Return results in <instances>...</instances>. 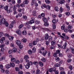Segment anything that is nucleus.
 <instances>
[{
    "instance_id": "1",
    "label": "nucleus",
    "mask_w": 74,
    "mask_h": 74,
    "mask_svg": "<svg viewBox=\"0 0 74 74\" xmlns=\"http://www.w3.org/2000/svg\"><path fill=\"white\" fill-rule=\"evenodd\" d=\"M34 23V21L33 20H31L29 21L28 22H26V23L25 25L28 28H29L30 25H29V24L32 25V24Z\"/></svg>"
},
{
    "instance_id": "2",
    "label": "nucleus",
    "mask_w": 74,
    "mask_h": 74,
    "mask_svg": "<svg viewBox=\"0 0 74 74\" xmlns=\"http://www.w3.org/2000/svg\"><path fill=\"white\" fill-rule=\"evenodd\" d=\"M16 42L18 45H20L21 44V42L19 40L16 41Z\"/></svg>"
},
{
    "instance_id": "3",
    "label": "nucleus",
    "mask_w": 74,
    "mask_h": 74,
    "mask_svg": "<svg viewBox=\"0 0 74 74\" xmlns=\"http://www.w3.org/2000/svg\"><path fill=\"white\" fill-rule=\"evenodd\" d=\"M16 33L18 34V35H21V31L20 29H18L16 31Z\"/></svg>"
},
{
    "instance_id": "4",
    "label": "nucleus",
    "mask_w": 74,
    "mask_h": 74,
    "mask_svg": "<svg viewBox=\"0 0 74 74\" xmlns=\"http://www.w3.org/2000/svg\"><path fill=\"white\" fill-rule=\"evenodd\" d=\"M49 38V35L48 34H46L45 35V40H48Z\"/></svg>"
},
{
    "instance_id": "5",
    "label": "nucleus",
    "mask_w": 74,
    "mask_h": 74,
    "mask_svg": "<svg viewBox=\"0 0 74 74\" xmlns=\"http://www.w3.org/2000/svg\"><path fill=\"white\" fill-rule=\"evenodd\" d=\"M10 64L12 67H14L15 66V64L12 62H10Z\"/></svg>"
},
{
    "instance_id": "6",
    "label": "nucleus",
    "mask_w": 74,
    "mask_h": 74,
    "mask_svg": "<svg viewBox=\"0 0 74 74\" xmlns=\"http://www.w3.org/2000/svg\"><path fill=\"white\" fill-rule=\"evenodd\" d=\"M24 9H21V8H18V9L19 12H21L22 11H24Z\"/></svg>"
},
{
    "instance_id": "7",
    "label": "nucleus",
    "mask_w": 74,
    "mask_h": 74,
    "mask_svg": "<svg viewBox=\"0 0 74 74\" xmlns=\"http://www.w3.org/2000/svg\"><path fill=\"white\" fill-rule=\"evenodd\" d=\"M47 51H44L43 52L42 55L43 56H46V55H47Z\"/></svg>"
},
{
    "instance_id": "8",
    "label": "nucleus",
    "mask_w": 74,
    "mask_h": 74,
    "mask_svg": "<svg viewBox=\"0 0 74 74\" xmlns=\"http://www.w3.org/2000/svg\"><path fill=\"white\" fill-rule=\"evenodd\" d=\"M67 43L66 42L65 44L63 45L62 47L64 49H66L67 47Z\"/></svg>"
},
{
    "instance_id": "9",
    "label": "nucleus",
    "mask_w": 74,
    "mask_h": 74,
    "mask_svg": "<svg viewBox=\"0 0 74 74\" xmlns=\"http://www.w3.org/2000/svg\"><path fill=\"white\" fill-rule=\"evenodd\" d=\"M64 3H65V0H61L59 2L60 4H62Z\"/></svg>"
},
{
    "instance_id": "10",
    "label": "nucleus",
    "mask_w": 74,
    "mask_h": 74,
    "mask_svg": "<svg viewBox=\"0 0 74 74\" xmlns=\"http://www.w3.org/2000/svg\"><path fill=\"white\" fill-rule=\"evenodd\" d=\"M5 67L6 68V69H8L11 67V66L10 65V64H7L5 65Z\"/></svg>"
},
{
    "instance_id": "11",
    "label": "nucleus",
    "mask_w": 74,
    "mask_h": 74,
    "mask_svg": "<svg viewBox=\"0 0 74 74\" xmlns=\"http://www.w3.org/2000/svg\"><path fill=\"white\" fill-rule=\"evenodd\" d=\"M42 19L44 22L45 23L47 22H48V21H47V18L44 17H43Z\"/></svg>"
},
{
    "instance_id": "12",
    "label": "nucleus",
    "mask_w": 74,
    "mask_h": 74,
    "mask_svg": "<svg viewBox=\"0 0 74 74\" xmlns=\"http://www.w3.org/2000/svg\"><path fill=\"white\" fill-rule=\"evenodd\" d=\"M39 65L40 66H41V67H42V66H44L43 64V63H42V62L41 61H40L39 62Z\"/></svg>"
},
{
    "instance_id": "13",
    "label": "nucleus",
    "mask_w": 74,
    "mask_h": 74,
    "mask_svg": "<svg viewBox=\"0 0 74 74\" xmlns=\"http://www.w3.org/2000/svg\"><path fill=\"white\" fill-rule=\"evenodd\" d=\"M28 3H29V1L27 0H25L23 2V3L25 4H27Z\"/></svg>"
},
{
    "instance_id": "14",
    "label": "nucleus",
    "mask_w": 74,
    "mask_h": 74,
    "mask_svg": "<svg viewBox=\"0 0 74 74\" xmlns=\"http://www.w3.org/2000/svg\"><path fill=\"white\" fill-rule=\"evenodd\" d=\"M30 67V66L29 64H28L27 63L26 65H25V68L27 69H29V68Z\"/></svg>"
},
{
    "instance_id": "15",
    "label": "nucleus",
    "mask_w": 74,
    "mask_h": 74,
    "mask_svg": "<svg viewBox=\"0 0 74 74\" xmlns=\"http://www.w3.org/2000/svg\"><path fill=\"white\" fill-rule=\"evenodd\" d=\"M26 41H27V40L26 39L23 38L22 40V42H23L24 43L26 42Z\"/></svg>"
},
{
    "instance_id": "16",
    "label": "nucleus",
    "mask_w": 74,
    "mask_h": 74,
    "mask_svg": "<svg viewBox=\"0 0 74 74\" xmlns=\"http://www.w3.org/2000/svg\"><path fill=\"white\" fill-rule=\"evenodd\" d=\"M29 56L27 55H26L24 57V59L25 60H26V59H29Z\"/></svg>"
},
{
    "instance_id": "17",
    "label": "nucleus",
    "mask_w": 74,
    "mask_h": 74,
    "mask_svg": "<svg viewBox=\"0 0 74 74\" xmlns=\"http://www.w3.org/2000/svg\"><path fill=\"white\" fill-rule=\"evenodd\" d=\"M45 1L46 2V4H49L51 3V1L49 0H45Z\"/></svg>"
},
{
    "instance_id": "18",
    "label": "nucleus",
    "mask_w": 74,
    "mask_h": 74,
    "mask_svg": "<svg viewBox=\"0 0 74 74\" xmlns=\"http://www.w3.org/2000/svg\"><path fill=\"white\" fill-rule=\"evenodd\" d=\"M5 46V44L4 43H2L0 45V48H3V47Z\"/></svg>"
},
{
    "instance_id": "19",
    "label": "nucleus",
    "mask_w": 74,
    "mask_h": 74,
    "mask_svg": "<svg viewBox=\"0 0 74 74\" xmlns=\"http://www.w3.org/2000/svg\"><path fill=\"white\" fill-rule=\"evenodd\" d=\"M54 66H55V67H59V66H60V64L56 63L55 64Z\"/></svg>"
},
{
    "instance_id": "20",
    "label": "nucleus",
    "mask_w": 74,
    "mask_h": 74,
    "mask_svg": "<svg viewBox=\"0 0 74 74\" xmlns=\"http://www.w3.org/2000/svg\"><path fill=\"white\" fill-rule=\"evenodd\" d=\"M22 34H23V35H26V34H27V32L26 31H24L22 32Z\"/></svg>"
},
{
    "instance_id": "21",
    "label": "nucleus",
    "mask_w": 74,
    "mask_h": 74,
    "mask_svg": "<svg viewBox=\"0 0 74 74\" xmlns=\"http://www.w3.org/2000/svg\"><path fill=\"white\" fill-rule=\"evenodd\" d=\"M7 11V13H8L9 14V13L10 12H12V10L11 9H9L8 10H6Z\"/></svg>"
},
{
    "instance_id": "22",
    "label": "nucleus",
    "mask_w": 74,
    "mask_h": 74,
    "mask_svg": "<svg viewBox=\"0 0 74 74\" xmlns=\"http://www.w3.org/2000/svg\"><path fill=\"white\" fill-rule=\"evenodd\" d=\"M11 62H14L15 61V58L14 57H12L11 58Z\"/></svg>"
},
{
    "instance_id": "23",
    "label": "nucleus",
    "mask_w": 74,
    "mask_h": 74,
    "mask_svg": "<svg viewBox=\"0 0 74 74\" xmlns=\"http://www.w3.org/2000/svg\"><path fill=\"white\" fill-rule=\"evenodd\" d=\"M66 6L67 8V10L68 11H69L70 10V7H69V5L67 4L66 5Z\"/></svg>"
},
{
    "instance_id": "24",
    "label": "nucleus",
    "mask_w": 74,
    "mask_h": 74,
    "mask_svg": "<svg viewBox=\"0 0 74 74\" xmlns=\"http://www.w3.org/2000/svg\"><path fill=\"white\" fill-rule=\"evenodd\" d=\"M60 59L59 58V57L57 56L56 57L55 60L56 62H58V61H59Z\"/></svg>"
},
{
    "instance_id": "25",
    "label": "nucleus",
    "mask_w": 74,
    "mask_h": 74,
    "mask_svg": "<svg viewBox=\"0 0 74 74\" xmlns=\"http://www.w3.org/2000/svg\"><path fill=\"white\" fill-rule=\"evenodd\" d=\"M40 70L39 69H38L36 70V74H40Z\"/></svg>"
},
{
    "instance_id": "26",
    "label": "nucleus",
    "mask_w": 74,
    "mask_h": 74,
    "mask_svg": "<svg viewBox=\"0 0 74 74\" xmlns=\"http://www.w3.org/2000/svg\"><path fill=\"white\" fill-rule=\"evenodd\" d=\"M55 10L56 11H59V10L58 9V6H56L55 8Z\"/></svg>"
},
{
    "instance_id": "27",
    "label": "nucleus",
    "mask_w": 74,
    "mask_h": 74,
    "mask_svg": "<svg viewBox=\"0 0 74 74\" xmlns=\"http://www.w3.org/2000/svg\"><path fill=\"white\" fill-rule=\"evenodd\" d=\"M13 52H15L17 51V49L16 48H14L12 49Z\"/></svg>"
},
{
    "instance_id": "28",
    "label": "nucleus",
    "mask_w": 74,
    "mask_h": 74,
    "mask_svg": "<svg viewBox=\"0 0 74 74\" xmlns=\"http://www.w3.org/2000/svg\"><path fill=\"white\" fill-rule=\"evenodd\" d=\"M14 38V37L12 36H10L9 37V39L10 40V41H12V40H13V39Z\"/></svg>"
},
{
    "instance_id": "29",
    "label": "nucleus",
    "mask_w": 74,
    "mask_h": 74,
    "mask_svg": "<svg viewBox=\"0 0 74 74\" xmlns=\"http://www.w3.org/2000/svg\"><path fill=\"white\" fill-rule=\"evenodd\" d=\"M28 52L29 54L30 55H31V54H32V51L31 50H29L28 51Z\"/></svg>"
},
{
    "instance_id": "30",
    "label": "nucleus",
    "mask_w": 74,
    "mask_h": 74,
    "mask_svg": "<svg viewBox=\"0 0 74 74\" xmlns=\"http://www.w3.org/2000/svg\"><path fill=\"white\" fill-rule=\"evenodd\" d=\"M51 45H54L55 44V43H56V42L53 40L51 42Z\"/></svg>"
},
{
    "instance_id": "31",
    "label": "nucleus",
    "mask_w": 74,
    "mask_h": 74,
    "mask_svg": "<svg viewBox=\"0 0 74 74\" xmlns=\"http://www.w3.org/2000/svg\"><path fill=\"white\" fill-rule=\"evenodd\" d=\"M72 60L71 58L68 59L67 60L68 63H70L71 62Z\"/></svg>"
},
{
    "instance_id": "32",
    "label": "nucleus",
    "mask_w": 74,
    "mask_h": 74,
    "mask_svg": "<svg viewBox=\"0 0 74 74\" xmlns=\"http://www.w3.org/2000/svg\"><path fill=\"white\" fill-rule=\"evenodd\" d=\"M23 27V24H21L19 25L18 28L19 29H21V28H22V27Z\"/></svg>"
},
{
    "instance_id": "33",
    "label": "nucleus",
    "mask_w": 74,
    "mask_h": 74,
    "mask_svg": "<svg viewBox=\"0 0 74 74\" xmlns=\"http://www.w3.org/2000/svg\"><path fill=\"white\" fill-rule=\"evenodd\" d=\"M72 27H73V26H72V25H69L68 27V29H71Z\"/></svg>"
},
{
    "instance_id": "34",
    "label": "nucleus",
    "mask_w": 74,
    "mask_h": 74,
    "mask_svg": "<svg viewBox=\"0 0 74 74\" xmlns=\"http://www.w3.org/2000/svg\"><path fill=\"white\" fill-rule=\"evenodd\" d=\"M41 60H42L43 62H45L46 61V59H45V58H42V59Z\"/></svg>"
},
{
    "instance_id": "35",
    "label": "nucleus",
    "mask_w": 74,
    "mask_h": 74,
    "mask_svg": "<svg viewBox=\"0 0 74 74\" xmlns=\"http://www.w3.org/2000/svg\"><path fill=\"white\" fill-rule=\"evenodd\" d=\"M36 48L35 47H34L32 48V52H33V53H34L36 52Z\"/></svg>"
},
{
    "instance_id": "36",
    "label": "nucleus",
    "mask_w": 74,
    "mask_h": 74,
    "mask_svg": "<svg viewBox=\"0 0 74 74\" xmlns=\"http://www.w3.org/2000/svg\"><path fill=\"white\" fill-rule=\"evenodd\" d=\"M53 38L52 37L50 36L49 37V41H52V40Z\"/></svg>"
},
{
    "instance_id": "37",
    "label": "nucleus",
    "mask_w": 74,
    "mask_h": 74,
    "mask_svg": "<svg viewBox=\"0 0 74 74\" xmlns=\"http://www.w3.org/2000/svg\"><path fill=\"white\" fill-rule=\"evenodd\" d=\"M8 6H6L4 7V9H5V10L6 11H7V10H8Z\"/></svg>"
},
{
    "instance_id": "38",
    "label": "nucleus",
    "mask_w": 74,
    "mask_h": 74,
    "mask_svg": "<svg viewBox=\"0 0 74 74\" xmlns=\"http://www.w3.org/2000/svg\"><path fill=\"white\" fill-rule=\"evenodd\" d=\"M3 35H4V33L3 32H0V38L2 37Z\"/></svg>"
},
{
    "instance_id": "39",
    "label": "nucleus",
    "mask_w": 74,
    "mask_h": 74,
    "mask_svg": "<svg viewBox=\"0 0 74 74\" xmlns=\"http://www.w3.org/2000/svg\"><path fill=\"white\" fill-rule=\"evenodd\" d=\"M14 26V24L13 23H12L10 25L9 27L10 28H13V27Z\"/></svg>"
},
{
    "instance_id": "40",
    "label": "nucleus",
    "mask_w": 74,
    "mask_h": 74,
    "mask_svg": "<svg viewBox=\"0 0 74 74\" xmlns=\"http://www.w3.org/2000/svg\"><path fill=\"white\" fill-rule=\"evenodd\" d=\"M60 13H62V12H63V9L62 7H60Z\"/></svg>"
},
{
    "instance_id": "41",
    "label": "nucleus",
    "mask_w": 74,
    "mask_h": 74,
    "mask_svg": "<svg viewBox=\"0 0 74 74\" xmlns=\"http://www.w3.org/2000/svg\"><path fill=\"white\" fill-rule=\"evenodd\" d=\"M5 44L7 45L9 44V41L8 40H7L5 41Z\"/></svg>"
},
{
    "instance_id": "42",
    "label": "nucleus",
    "mask_w": 74,
    "mask_h": 74,
    "mask_svg": "<svg viewBox=\"0 0 74 74\" xmlns=\"http://www.w3.org/2000/svg\"><path fill=\"white\" fill-rule=\"evenodd\" d=\"M72 57V54L71 53H69L68 54V57L69 58H70Z\"/></svg>"
},
{
    "instance_id": "43",
    "label": "nucleus",
    "mask_w": 74,
    "mask_h": 74,
    "mask_svg": "<svg viewBox=\"0 0 74 74\" xmlns=\"http://www.w3.org/2000/svg\"><path fill=\"white\" fill-rule=\"evenodd\" d=\"M15 63H17V64H19L20 63V61L18 60H17L15 61Z\"/></svg>"
},
{
    "instance_id": "44",
    "label": "nucleus",
    "mask_w": 74,
    "mask_h": 74,
    "mask_svg": "<svg viewBox=\"0 0 74 74\" xmlns=\"http://www.w3.org/2000/svg\"><path fill=\"white\" fill-rule=\"evenodd\" d=\"M66 14L67 16H69L70 15V13L69 12H66Z\"/></svg>"
},
{
    "instance_id": "45",
    "label": "nucleus",
    "mask_w": 74,
    "mask_h": 74,
    "mask_svg": "<svg viewBox=\"0 0 74 74\" xmlns=\"http://www.w3.org/2000/svg\"><path fill=\"white\" fill-rule=\"evenodd\" d=\"M13 9L14 11H16V7L15 5H14L13 7Z\"/></svg>"
},
{
    "instance_id": "46",
    "label": "nucleus",
    "mask_w": 74,
    "mask_h": 74,
    "mask_svg": "<svg viewBox=\"0 0 74 74\" xmlns=\"http://www.w3.org/2000/svg\"><path fill=\"white\" fill-rule=\"evenodd\" d=\"M49 71L50 73H51L53 72V69L52 68H50L49 69Z\"/></svg>"
},
{
    "instance_id": "47",
    "label": "nucleus",
    "mask_w": 74,
    "mask_h": 74,
    "mask_svg": "<svg viewBox=\"0 0 74 74\" xmlns=\"http://www.w3.org/2000/svg\"><path fill=\"white\" fill-rule=\"evenodd\" d=\"M33 44L34 45H36L37 44V42L36 41H34L33 42Z\"/></svg>"
},
{
    "instance_id": "48",
    "label": "nucleus",
    "mask_w": 74,
    "mask_h": 74,
    "mask_svg": "<svg viewBox=\"0 0 74 74\" xmlns=\"http://www.w3.org/2000/svg\"><path fill=\"white\" fill-rule=\"evenodd\" d=\"M45 26H48L49 25V24H48V23L47 22L45 23Z\"/></svg>"
},
{
    "instance_id": "49",
    "label": "nucleus",
    "mask_w": 74,
    "mask_h": 74,
    "mask_svg": "<svg viewBox=\"0 0 74 74\" xmlns=\"http://www.w3.org/2000/svg\"><path fill=\"white\" fill-rule=\"evenodd\" d=\"M69 68L70 70H73V67H72V66L70 65L69 66Z\"/></svg>"
},
{
    "instance_id": "50",
    "label": "nucleus",
    "mask_w": 74,
    "mask_h": 74,
    "mask_svg": "<svg viewBox=\"0 0 74 74\" xmlns=\"http://www.w3.org/2000/svg\"><path fill=\"white\" fill-rule=\"evenodd\" d=\"M15 70L16 71H19L20 70L19 68H18V67H16L15 68Z\"/></svg>"
},
{
    "instance_id": "51",
    "label": "nucleus",
    "mask_w": 74,
    "mask_h": 74,
    "mask_svg": "<svg viewBox=\"0 0 74 74\" xmlns=\"http://www.w3.org/2000/svg\"><path fill=\"white\" fill-rule=\"evenodd\" d=\"M5 26H6V27H8V22H7L6 21L5 22Z\"/></svg>"
},
{
    "instance_id": "52",
    "label": "nucleus",
    "mask_w": 74,
    "mask_h": 74,
    "mask_svg": "<svg viewBox=\"0 0 74 74\" xmlns=\"http://www.w3.org/2000/svg\"><path fill=\"white\" fill-rule=\"evenodd\" d=\"M5 73L7 74H8L10 73V72H9V71L8 70H6L5 71Z\"/></svg>"
},
{
    "instance_id": "53",
    "label": "nucleus",
    "mask_w": 74,
    "mask_h": 74,
    "mask_svg": "<svg viewBox=\"0 0 74 74\" xmlns=\"http://www.w3.org/2000/svg\"><path fill=\"white\" fill-rule=\"evenodd\" d=\"M18 74H23V71H19L18 72Z\"/></svg>"
},
{
    "instance_id": "54",
    "label": "nucleus",
    "mask_w": 74,
    "mask_h": 74,
    "mask_svg": "<svg viewBox=\"0 0 74 74\" xmlns=\"http://www.w3.org/2000/svg\"><path fill=\"white\" fill-rule=\"evenodd\" d=\"M73 73V72H72V71L71 70H69V72H68V74H71Z\"/></svg>"
},
{
    "instance_id": "55",
    "label": "nucleus",
    "mask_w": 74,
    "mask_h": 74,
    "mask_svg": "<svg viewBox=\"0 0 74 74\" xmlns=\"http://www.w3.org/2000/svg\"><path fill=\"white\" fill-rule=\"evenodd\" d=\"M23 18L25 19H27V17L26 16H23Z\"/></svg>"
},
{
    "instance_id": "56",
    "label": "nucleus",
    "mask_w": 74,
    "mask_h": 74,
    "mask_svg": "<svg viewBox=\"0 0 74 74\" xmlns=\"http://www.w3.org/2000/svg\"><path fill=\"white\" fill-rule=\"evenodd\" d=\"M8 52L9 53V54H11V53H12V51L11 50H9Z\"/></svg>"
},
{
    "instance_id": "57",
    "label": "nucleus",
    "mask_w": 74,
    "mask_h": 74,
    "mask_svg": "<svg viewBox=\"0 0 74 74\" xmlns=\"http://www.w3.org/2000/svg\"><path fill=\"white\" fill-rule=\"evenodd\" d=\"M60 74H66V73L64 71H62L60 73Z\"/></svg>"
},
{
    "instance_id": "58",
    "label": "nucleus",
    "mask_w": 74,
    "mask_h": 74,
    "mask_svg": "<svg viewBox=\"0 0 74 74\" xmlns=\"http://www.w3.org/2000/svg\"><path fill=\"white\" fill-rule=\"evenodd\" d=\"M46 8L49 9V10H50L51 7H50L49 5H47L46 6Z\"/></svg>"
},
{
    "instance_id": "59",
    "label": "nucleus",
    "mask_w": 74,
    "mask_h": 74,
    "mask_svg": "<svg viewBox=\"0 0 74 74\" xmlns=\"http://www.w3.org/2000/svg\"><path fill=\"white\" fill-rule=\"evenodd\" d=\"M53 23L54 24H55L56 23V20L55 19H53L52 21Z\"/></svg>"
},
{
    "instance_id": "60",
    "label": "nucleus",
    "mask_w": 74,
    "mask_h": 74,
    "mask_svg": "<svg viewBox=\"0 0 74 74\" xmlns=\"http://www.w3.org/2000/svg\"><path fill=\"white\" fill-rule=\"evenodd\" d=\"M53 27L54 29H56V25L55 24H53Z\"/></svg>"
},
{
    "instance_id": "61",
    "label": "nucleus",
    "mask_w": 74,
    "mask_h": 74,
    "mask_svg": "<svg viewBox=\"0 0 74 74\" xmlns=\"http://www.w3.org/2000/svg\"><path fill=\"white\" fill-rule=\"evenodd\" d=\"M33 64H34L35 65H37L38 64V62H34L33 63Z\"/></svg>"
},
{
    "instance_id": "62",
    "label": "nucleus",
    "mask_w": 74,
    "mask_h": 74,
    "mask_svg": "<svg viewBox=\"0 0 74 74\" xmlns=\"http://www.w3.org/2000/svg\"><path fill=\"white\" fill-rule=\"evenodd\" d=\"M65 28V26H64V25H63L62 27H61V29L62 30H63Z\"/></svg>"
},
{
    "instance_id": "63",
    "label": "nucleus",
    "mask_w": 74,
    "mask_h": 74,
    "mask_svg": "<svg viewBox=\"0 0 74 74\" xmlns=\"http://www.w3.org/2000/svg\"><path fill=\"white\" fill-rule=\"evenodd\" d=\"M27 63L29 66L32 65L33 64V63H32V62H30L29 63Z\"/></svg>"
},
{
    "instance_id": "64",
    "label": "nucleus",
    "mask_w": 74,
    "mask_h": 74,
    "mask_svg": "<svg viewBox=\"0 0 74 74\" xmlns=\"http://www.w3.org/2000/svg\"><path fill=\"white\" fill-rule=\"evenodd\" d=\"M71 52L72 53L74 54V49H71Z\"/></svg>"
}]
</instances>
